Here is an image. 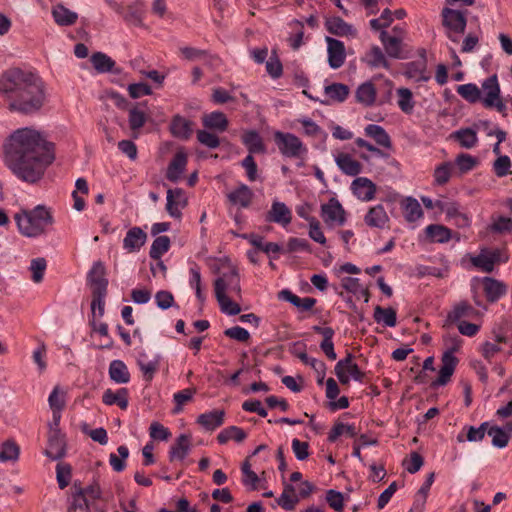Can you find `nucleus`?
I'll list each match as a JSON object with an SVG mask.
<instances>
[{
	"mask_svg": "<svg viewBox=\"0 0 512 512\" xmlns=\"http://www.w3.org/2000/svg\"><path fill=\"white\" fill-rule=\"evenodd\" d=\"M160 357L155 356L153 359H149L146 353H140L137 358V364L143 373V377L147 382H150L154 374L159 368Z\"/></svg>",
	"mask_w": 512,
	"mask_h": 512,
	"instance_id": "cd10ccee",
	"label": "nucleus"
},
{
	"mask_svg": "<svg viewBox=\"0 0 512 512\" xmlns=\"http://www.w3.org/2000/svg\"><path fill=\"white\" fill-rule=\"evenodd\" d=\"M0 92L11 111L30 115L38 112L45 102L44 84L36 74L12 68L0 77Z\"/></svg>",
	"mask_w": 512,
	"mask_h": 512,
	"instance_id": "f03ea898",
	"label": "nucleus"
},
{
	"mask_svg": "<svg viewBox=\"0 0 512 512\" xmlns=\"http://www.w3.org/2000/svg\"><path fill=\"white\" fill-rule=\"evenodd\" d=\"M241 471L243 474L242 483L244 486L248 487L250 490H256L260 479L258 475L251 470V465L248 461H245L242 464Z\"/></svg>",
	"mask_w": 512,
	"mask_h": 512,
	"instance_id": "052dcab7",
	"label": "nucleus"
},
{
	"mask_svg": "<svg viewBox=\"0 0 512 512\" xmlns=\"http://www.w3.org/2000/svg\"><path fill=\"white\" fill-rule=\"evenodd\" d=\"M203 125L208 129L223 132L228 127V120L224 113L220 111H214L203 117Z\"/></svg>",
	"mask_w": 512,
	"mask_h": 512,
	"instance_id": "58836bf2",
	"label": "nucleus"
},
{
	"mask_svg": "<svg viewBox=\"0 0 512 512\" xmlns=\"http://www.w3.org/2000/svg\"><path fill=\"white\" fill-rule=\"evenodd\" d=\"M452 137L466 149L475 147L478 142L477 132L471 128L459 129L453 132Z\"/></svg>",
	"mask_w": 512,
	"mask_h": 512,
	"instance_id": "ea45409f",
	"label": "nucleus"
},
{
	"mask_svg": "<svg viewBox=\"0 0 512 512\" xmlns=\"http://www.w3.org/2000/svg\"><path fill=\"white\" fill-rule=\"evenodd\" d=\"M373 318L377 323H381L387 327H394L397 323L396 311L391 307L383 308L376 306L374 308Z\"/></svg>",
	"mask_w": 512,
	"mask_h": 512,
	"instance_id": "79ce46f5",
	"label": "nucleus"
},
{
	"mask_svg": "<svg viewBox=\"0 0 512 512\" xmlns=\"http://www.w3.org/2000/svg\"><path fill=\"white\" fill-rule=\"evenodd\" d=\"M328 64L332 69L340 68L346 59L344 43L332 37H326Z\"/></svg>",
	"mask_w": 512,
	"mask_h": 512,
	"instance_id": "9b49d317",
	"label": "nucleus"
},
{
	"mask_svg": "<svg viewBox=\"0 0 512 512\" xmlns=\"http://www.w3.org/2000/svg\"><path fill=\"white\" fill-rule=\"evenodd\" d=\"M441 16L446 36L453 43L458 44L467 25L466 13L458 9L445 7L442 9Z\"/></svg>",
	"mask_w": 512,
	"mask_h": 512,
	"instance_id": "20e7f679",
	"label": "nucleus"
},
{
	"mask_svg": "<svg viewBox=\"0 0 512 512\" xmlns=\"http://www.w3.org/2000/svg\"><path fill=\"white\" fill-rule=\"evenodd\" d=\"M19 232L29 238H36L46 233L54 222L52 212L44 205L33 209H22L14 215Z\"/></svg>",
	"mask_w": 512,
	"mask_h": 512,
	"instance_id": "7ed1b4c3",
	"label": "nucleus"
},
{
	"mask_svg": "<svg viewBox=\"0 0 512 512\" xmlns=\"http://www.w3.org/2000/svg\"><path fill=\"white\" fill-rule=\"evenodd\" d=\"M215 297L219 303L220 309L223 313L233 316L241 312L240 305L232 300V296L216 293Z\"/></svg>",
	"mask_w": 512,
	"mask_h": 512,
	"instance_id": "8fccbe9b",
	"label": "nucleus"
},
{
	"mask_svg": "<svg viewBox=\"0 0 512 512\" xmlns=\"http://www.w3.org/2000/svg\"><path fill=\"white\" fill-rule=\"evenodd\" d=\"M118 454L111 453L109 456V463L114 471L121 472L125 469V460L129 456V450L125 445H121L117 449Z\"/></svg>",
	"mask_w": 512,
	"mask_h": 512,
	"instance_id": "13d9d810",
	"label": "nucleus"
},
{
	"mask_svg": "<svg viewBox=\"0 0 512 512\" xmlns=\"http://www.w3.org/2000/svg\"><path fill=\"white\" fill-rule=\"evenodd\" d=\"M105 267L101 262H95L88 273V282L92 287L93 292H107L108 281L104 277Z\"/></svg>",
	"mask_w": 512,
	"mask_h": 512,
	"instance_id": "aec40b11",
	"label": "nucleus"
},
{
	"mask_svg": "<svg viewBox=\"0 0 512 512\" xmlns=\"http://www.w3.org/2000/svg\"><path fill=\"white\" fill-rule=\"evenodd\" d=\"M66 453V444L63 435L58 430L51 431L45 455L52 460H59Z\"/></svg>",
	"mask_w": 512,
	"mask_h": 512,
	"instance_id": "2eb2a0df",
	"label": "nucleus"
},
{
	"mask_svg": "<svg viewBox=\"0 0 512 512\" xmlns=\"http://www.w3.org/2000/svg\"><path fill=\"white\" fill-rule=\"evenodd\" d=\"M403 209L405 219L408 222H415L423 216L421 205L415 198H406L403 204Z\"/></svg>",
	"mask_w": 512,
	"mask_h": 512,
	"instance_id": "49530a36",
	"label": "nucleus"
},
{
	"mask_svg": "<svg viewBox=\"0 0 512 512\" xmlns=\"http://www.w3.org/2000/svg\"><path fill=\"white\" fill-rule=\"evenodd\" d=\"M214 291L215 294L240 296L241 286L237 270L232 268L228 272L222 273L214 282Z\"/></svg>",
	"mask_w": 512,
	"mask_h": 512,
	"instance_id": "6e6552de",
	"label": "nucleus"
},
{
	"mask_svg": "<svg viewBox=\"0 0 512 512\" xmlns=\"http://www.w3.org/2000/svg\"><path fill=\"white\" fill-rule=\"evenodd\" d=\"M51 410H63L66 404V392L55 386L48 398Z\"/></svg>",
	"mask_w": 512,
	"mask_h": 512,
	"instance_id": "0e129e2a",
	"label": "nucleus"
},
{
	"mask_svg": "<svg viewBox=\"0 0 512 512\" xmlns=\"http://www.w3.org/2000/svg\"><path fill=\"white\" fill-rule=\"evenodd\" d=\"M454 351L455 348H450L443 353L441 358L442 365L439 370L438 378L434 381V385L444 386L450 381L458 363V359L454 356Z\"/></svg>",
	"mask_w": 512,
	"mask_h": 512,
	"instance_id": "9d476101",
	"label": "nucleus"
},
{
	"mask_svg": "<svg viewBox=\"0 0 512 512\" xmlns=\"http://www.w3.org/2000/svg\"><path fill=\"white\" fill-rule=\"evenodd\" d=\"M279 298L288 301L289 303L303 311H308L312 309L316 303V299L311 297L300 298L299 296L295 295L288 289L280 291Z\"/></svg>",
	"mask_w": 512,
	"mask_h": 512,
	"instance_id": "473e14b6",
	"label": "nucleus"
},
{
	"mask_svg": "<svg viewBox=\"0 0 512 512\" xmlns=\"http://www.w3.org/2000/svg\"><path fill=\"white\" fill-rule=\"evenodd\" d=\"M484 97L483 103L486 107H493L500 96V87L496 75H492L482 83Z\"/></svg>",
	"mask_w": 512,
	"mask_h": 512,
	"instance_id": "5701e85b",
	"label": "nucleus"
},
{
	"mask_svg": "<svg viewBox=\"0 0 512 512\" xmlns=\"http://www.w3.org/2000/svg\"><path fill=\"white\" fill-rule=\"evenodd\" d=\"M186 164H187L186 154L183 152L176 153L168 166L166 178L169 181L177 182L181 178V176L185 170Z\"/></svg>",
	"mask_w": 512,
	"mask_h": 512,
	"instance_id": "a878e982",
	"label": "nucleus"
},
{
	"mask_svg": "<svg viewBox=\"0 0 512 512\" xmlns=\"http://www.w3.org/2000/svg\"><path fill=\"white\" fill-rule=\"evenodd\" d=\"M365 134L371 137L375 142L384 148L391 147V139L385 129L377 124H369L364 129Z\"/></svg>",
	"mask_w": 512,
	"mask_h": 512,
	"instance_id": "4c0bfd02",
	"label": "nucleus"
},
{
	"mask_svg": "<svg viewBox=\"0 0 512 512\" xmlns=\"http://www.w3.org/2000/svg\"><path fill=\"white\" fill-rule=\"evenodd\" d=\"M326 28L331 34L338 36L354 35L355 30L339 17H332L326 21Z\"/></svg>",
	"mask_w": 512,
	"mask_h": 512,
	"instance_id": "a19ab883",
	"label": "nucleus"
},
{
	"mask_svg": "<svg viewBox=\"0 0 512 512\" xmlns=\"http://www.w3.org/2000/svg\"><path fill=\"white\" fill-rule=\"evenodd\" d=\"M46 266L47 264L44 258H35L31 261L29 269L32 272V280L35 283H40L43 280Z\"/></svg>",
	"mask_w": 512,
	"mask_h": 512,
	"instance_id": "774afa93",
	"label": "nucleus"
},
{
	"mask_svg": "<svg viewBox=\"0 0 512 512\" xmlns=\"http://www.w3.org/2000/svg\"><path fill=\"white\" fill-rule=\"evenodd\" d=\"M364 223L370 228L384 229L389 223V216L382 204L369 208L364 216Z\"/></svg>",
	"mask_w": 512,
	"mask_h": 512,
	"instance_id": "4468645a",
	"label": "nucleus"
},
{
	"mask_svg": "<svg viewBox=\"0 0 512 512\" xmlns=\"http://www.w3.org/2000/svg\"><path fill=\"white\" fill-rule=\"evenodd\" d=\"M334 160L341 172L348 176H356L362 171L361 163L348 153H337L334 155Z\"/></svg>",
	"mask_w": 512,
	"mask_h": 512,
	"instance_id": "a211bd4d",
	"label": "nucleus"
},
{
	"mask_svg": "<svg viewBox=\"0 0 512 512\" xmlns=\"http://www.w3.org/2000/svg\"><path fill=\"white\" fill-rule=\"evenodd\" d=\"M351 190L361 201H371L376 194V185L366 177H358L352 181Z\"/></svg>",
	"mask_w": 512,
	"mask_h": 512,
	"instance_id": "ddd939ff",
	"label": "nucleus"
},
{
	"mask_svg": "<svg viewBox=\"0 0 512 512\" xmlns=\"http://www.w3.org/2000/svg\"><path fill=\"white\" fill-rule=\"evenodd\" d=\"M189 274V285L192 289L195 290L197 300L203 304L206 300V295L202 290L200 267L196 264H193L189 269Z\"/></svg>",
	"mask_w": 512,
	"mask_h": 512,
	"instance_id": "37998d69",
	"label": "nucleus"
},
{
	"mask_svg": "<svg viewBox=\"0 0 512 512\" xmlns=\"http://www.w3.org/2000/svg\"><path fill=\"white\" fill-rule=\"evenodd\" d=\"M93 67L100 73L110 72L115 62L106 54L96 52L91 56Z\"/></svg>",
	"mask_w": 512,
	"mask_h": 512,
	"instance_id": "603ef678",
	"label": "nucleus"
},
{
	"mask_svg": "<svg viewBox=\"0 0 512 512\" xmlns=\"http://www.w3.org/2000/svg\"><path fill=\"white\" fill-rule=\"evenodd\" d=\"M482 283L484 293L490 302H496L507 292V286L500 280L484 277Z\"/></svg>",
	"mask_w": 512,
	"mask_h": 512,
	"instance_id": "4be33fe9",
	"label": "nucleus"
},
{
	"mask_svg": "<svg viewBox=\"0 0 512 512\" xmlns=\"http://www.w3.org/2000/svg\"><path fill=\"white\" fill-rule=\"evenodd\" d=\"M477 311L467 302L463 301L454 306L448 313V319L452 322L460 321L462 318H472Z\"/></svg>",
	"mask_w": 512,
	"mask_h": 512,
	"instance_id": "de8ad7c7",
	"label": "nucleus"
},
{
	"mask_svg": "<svg viewBox=\"0 0 512 512\" xmlns=\"http://www.w3.org/2000/svg\"><path fill=\"white\" fill-rule=\"evenodd\" d=\"M187 205V198L182 189H169L167 191L166 211L173 218H180L182 209Z\"/></svg>",
	"mask_w": 512,
	"mask_h": 512,
	"instance_id": "f8f14e48",
	"label": "nucleus"
},
{
	"mask_svg": "<svg viewBox=\"0 0 512 512\" xmlns=\"http://www.w3.org/2000/svg\"><path fill=\"white\" fill-rule=\"evenodd\" d=\"M426 234L432 242L446 243L451 239V231L442 225L431 224L427 226Z\"/></svg>",
	"mask_w": 512,
	"mask_h": 512,
	"instance_id": "09e8293b",
	"label": "nucleus"
},
{
	"mask_svg": "<svg viewBox=\"0 0 512 512\" xmlns=\"http://www.w3.org/2000/svg\"><path fill=\"white\" fill-rule=\"evenodd\" d=\"M380 41L384 47L386 54L395 59L402 57V43L403 40L394 36H390V33L386 30L380 32Z\"/></svg>",
	"mask_w": 512,
	"mask_h": 512,
	"instance_id": "393cba45",
	"label": "nucleus"
},
{
	"mask_svg": "<svg viewBox=\"0 0 512 512\" xmlns=\"http://www.w3.org/2000/svg\"><path fill=\"white\" fill-rule=\"evenodd\" d=\"M71 466L66 463H58L56 466V479L60 489H64L69 485L71 480Z\"/></svg>",
	"mask_w": 512,
	"mask_h": 512,
	"instance_id": "69168bd1",
	"label": "nucleus"
},
{
	"mask_svg": "<svg viewBox=\"0 0 512 512\" xmlns=\"http://www.w3.org/2000/svg\"><path fill=\"white\" fill-rule=\"evenodd\" d=\"M324 90L329 99L337 102H343L349 94V88L341 83L328 85Z\"/></svg>",
	"mask_w": 512,
	"mask_h": 512,
	"instance_id": "5fc2aeb1",
	"label": "nucleus"
},
{
	"mask_svg": "<svg viewBox=\"0 0 512 512\" xmlns=\"http://www.w3.org/2000/svg\"><path fill=\"white\" fill-rule=\"evenodd\" d=\"M303 126V132L310 137L326 138L327 134L322 128L308 117H303L297 120Z\"/></svg>",
	"mask_w": 512,
	"mask_h": 512,
	"instance_id": "680f3d73",
	"label": "nucleus"
},
{
	"mask_svg": "<svg viewBox=\"0 0 512 512\" xmlns=\"http://www.w3.org/2000/svg\"><path fill=\"white\" fill-rule=\"evenodd\" d=\"M453 169V165L450 162H444L437 166L434 171V180L438 185L446 184L450 177Z\"/></svg>",
	"mask_w": 512,
	"mask_h": 512,
	"instance_id": "338daca9",
	"label": "nucleus"
},
{
	"mask_svg": "<svg viewBox=\"0 0 512 512\" xmlns=\"http://www.w3.org/2000/svg\"><path fill=\"white\" fill-rule=\"evenodd\" d=\"M342 435H348L350 437L356 436V427L354 425L336 422L329 432L328 441L335 442L338 439V437Z\"/></svg>",
	"mask_w": 512,
	"mask_h": 512,
	"instance_id": "3c124183",
	"label": "nucleus"
},
{
	"mask_svg": "<svg viewBox=\"0 0 512 512\" xmlns=\"http://www.w3.org/2000/svg\"><path fill=\"white\" fill-rule=\"evenodd\" d=\"M275 144L283 157L303 159L308 149L299 137L292 133L274 132Z\"/></svg>",
	"mask_w": 512,
	"mask_h": 512,
	"instance_id": "39448f33",
	"label": "nucleus"
},
{
	"mask_svg": "<svg viewBox=\"0 0 512 512\" xmlns=\"http://www.w3.org/2000/svg\"><path fill=\"white\" fill-rule=\"evenodd\" d=\"M292 212L287 205L280 201H273L271 209L266 215V220L282 225L283 227L290 224Z\"/></svg>",
	"mask_w": 512,
	"mask_h": 512,
	"instance_id": "dca6fc26",
	"label": "nucleus"
},
{
	"mask_svg": "<svg viewBox=\"0 0 512 512\" xmlns=\"http://www.w3.org/2000/svg\"><path fill=\"white\" fill-rule=\"evenodd\" d=\"M253 196V191L246 184H240L228 194V199L235 205L247 208L251 204Z\"/></svg>",
	"mask_w": 512,
	"mask_h": 512,
	"instance_id": "c85d7f7f",
	"label": "nucleus"
},
{
	"mask_svg": "<svg viewBox=\"0 0 512 512\" xmlns=\"http://www.w3.org/2000/svg\"><path fill=\"white\" fill-rule=\"evenodd\" d=\"M363 61L371 68L389 69L390 67L385 54L378 46L371 47V49L365 54Z\"/></svg>",
	"mask_w": 512,
	"mask_h": 512,
	"instance_id": "f704fd0d",
	"label": "nucleus"
},
{
	"mask_svg": "<svg viewBox=\"0 0 512 512\" xmlns=\"http://www.w3.org/2000/svg\"><path fill=\"white\" fill-rule=\"evenodd\" d=\"M508 256L500 249H481L480 253L471 257V263L483 272L490 273L497 263L506 262Z\"/></svg>",
	"mask_w": 512,
	"mask_h": 512,
	"instance_id": "423d86ee",
	"label": "nucleus"
},
{
	"mask_svg": "<svg viewBox=\"0 0 512 512\" xmlns=\"http://www.w3.org/2000/svg\"><path fill=\"white\" fill-rule=\"evenodd\" d=\"M405 76L414 82H426L430 79L424 61H414L406 64Z\"/></svg>",
	"mask_w": 512,
	"mask_h": 512,
	"instance_id": "2f4dec72",
	"label": "nucleus"
},
{
	"mask_svg": "<svg viewBox=\"0 0 512 512\" xmlns=\"http://www.w3.org/2000/svg\"><path fill=\"white\" fill-rule=\"evenodd\" d=\"M191 450V436L187 434H181L175 440V443L170 447L169 460L183 461Z\"/></svg>",
	"mask_w": 512,
	"mask_h": 512,
	"instance_id": "6ab92c4d",
	"label": "nucleus"
},
{
	"mask_svg": "<svg viewBox=\"0 0 512 512\" xmlns=\"http://www.w3.org/2000/svg\"><path fill=\"white\" fill-rule=\"evenodd\" d=\"M457 93L470 103H475L481 99V90L476 84L460 85L457 87Z\"/></svg>",
	"mask_w": 512,
	"mask_h": 512,
	"instance_id": "6e6d98bb",
	"label": "nucleus"
},
{
	"mask_svg": "<svg viewBox=\"0 0 512 512\" xmlns=\"http://www.w3.org/2000/svg\"><path fill=\"white\" fill-rule=\"evenodd\" d=\"M247 437L246 432L238 426H229L223 429L217 436V440L220 444H225L230 440H234L238 443L245 440Z\"/></svg>",
	"mask_w": 512,
	"mask_h": 512,
	"instance_id": "c03bdc74",
	"label": "nucleus"
},
{
	"mask_svg": "<svg viewBox=\"0 0 512 512\" xmlns=\"http://www.w3.org/2000/svg\"><path fill=\"white\" fill-rule=\"evenodd\" d=\"M102 401L106 405H117L122 410L128 407V390L126 388H119L116 391L107 389L104 391Z\"/></svg>",
	"mask_w": 512,
	"mask_h": 512,
	"instance_id": "bb28decb",
	"label": "nucleus"
},
{
	"mask_svg": "<svg viewBox=\"0 0 512 512\" xmlns=\"http://www.w3.org/2000/svg\"><path fill=\"white\" fill-rule=\"evenodd\" d=\"M19 457V447L15 442L6 441L0 448V462H15Z\"/></svg>",
	"mask_w": 512,
	"mask_h": 512,
	"instance_id": "bf43d9fd",
	"label": "nucleus"
},
{
	"mask_svg": "<svg viewBox=\"0 0 512 512\" xmlns=\"http://www.w3.org/2000/svg\"><path fill=\"white\" fill-rule=\"evenodd\" d=\"M109 376L118 384H126L130 380V373L126 364L121 360H113L109 365Z\"/></svg>",
	"mask_w": 512,
	"mask_h": 512,
	"instance_id": "c9c22d12",
	"label": "nucleus"
},
{
	"mask_svg": "<svg viewBox=\"0 0 512 512\" xmlns=\"http://www.w3.org/2000/svg\"><path fill=\"white\" fill-rule=\"evenodd\" d=\"M321 217L329 227L342 226L346 222V213L336 198H331L321 206Z\"/></svg>",
	"mask_w": 512,
	"mask_h": 512,
	"instance_id": "1a4fd4ad",
	"label": "nucleus"
},
{
	"mask_svg": "<svg viewBox=\"0 0 512 512\" xmlns=\"http://www.w3.org/2000/svg\"><path fill=\"white\" fill-rule=\"evenodd\" d=\"M52 16L59 26H71L78 19L76 12L69 10L62 4H57L52 8Z\"/></svg>",
	"mask_w": 512,
	"mask_h": 512,
	"instance_id": "7c9ffc66",
	"label": "nucleus"
},
{
	"mask_svg": "<svg viewBox=\"0 0 512 512\" xmlns=\"http://www.w3.org/2000/svg\"><path fill=\"white\" fill-rule=\"evenodd\" d=\"M3 161L19 180L35 184L55 160L54 144L30 127L13 131L3 142Z\"/></svg>",
	"mask_w": 512,
	"mask_h": 512,
	"instance_id": "f257e3e1",
	"label": "nucleus"
},
{
	"mask_svg": "<svg viewBox=\"0 0 512 512\" xmlns=\"http://www.w3.org/2000/svg\"><path fill=\"white\" fill-rule=\"evenodd\" d=\"M353 358V355L348 353L344 359L339 360L335 365V374L341 384H348L351 379L362 382L364 378V373L360 371Z\"/></svg>",
	"mask_w": 512,
	"mask_h": 512,
	"instance_id": "0eeeda50",
	"label": "nucleus"
},
{
	"mask_svg": "<svg viewBox=\"0 0 512 512\" xmlns=\"http://www.w3.org/2000/svg\"><path fill=\"white\" fill-rule=\"evenodd\" d=\"M170 248V239L168 236L157 237L150 248L149 255L152 259L159 260Z\"/></svg>",
	"mask_w": 512,
	"mask_h": 512,
	"instance_id": "864d4df0",
	"label": "nucleus"
},
{
	"mask_svg": "<svg viewBox=\"0 0 512 512\" xmlns=\"http://www.w3.org/2000/svg\"><path fill=\"white\" fill-rule=\"evenodd\" d=\"M299 502V496L295 490V487L291 484H285L282 494L277 499V504L287 511L295 509Z\"/></svg>",
	"mask_w": 512,
	"mask_h": 512,
	"instance_id": "72a5a7b5",
	"label": "nucleus"
},
{
	"mask_svg": "<svg viewBox=\"0 0 512 512\" xmlns=\"http://www.w3.org/2000/svg\"><path fill=\"white\" fill-rule=\"evenodd\" d=\"M242 143L246 146L249 154H263L266 152V147L260 134L255 130L245 131L242 136Z\"/></svg>",
	"mask_w": 512,
	"mask_h": 512,
	"instance_id": "b1692460",
	"label": "nucleus"
},
{
	"mask_svg": "<svg viewBox=\"0 0 512 512\" xmlns=\"http://www.w3.org/2000/svg\"><path fill=\"white\" fill-rule=\"evenodd\" d=\"M223 410H212L198 416L197 422L206 430H215L224 422Z\"/></svg>",
	"mask_w": 512,
	"mask_h": 512,
	"instance_id": "c756f323",
	"label": "nucleus"
},
{
	"mask_svg": "<svg viewBox=\"0 0 512 512\" xmlns=\"http://www.w3.org/2000/svg\"><path fill=\"white\" fill-rule=\"evenodd\" d=\"M171 132L175 137L187 139L192 133L191 122L181 116H176L171 123Z\"/></svg>",
	"mask_w": 512,
	"mask_h": 512,
	"instance_id": "a18cd8bd",
	"label": "nucleus"
},
{
	"mask_svg": "<svg viewBox=\"0 0 512 512\" xmlns=\"http://www.w3.org/2000/svg\"><path fill=\"white\" fill-rule=\"evenodd\" d=\"M487 434L492 438L493 446L498 448L506 447L510 440L509 433H505V430L498 426H492Z\"/></svg>",
	"mask_w": 512,
	"mask_h": 512,
	"instance_id": "e2e57ef3",
	"label": "nucleus"
},
{
	"mask_svg": "<svg viewBox=\"0 0 512 512\" xmlns=\"http://www.w3.org/2000/svg\"><path fill=\"white\" fill-rule=\"evenodd\" d=\"M68 512H90L89 501L82 491L80 483L74 482L71 487V501Z\"/></svg>",
	"mask_w": 512,
	"mask_h": 512,
	"instance_id": "412c9836",
	"label": "nucleus"
},
{
	"mask_svg": "<svg viewBox=\"0 0 512 512\" xmlns=\"http://www.w3.org/2000/svg\"><path fill=\"white\" fill-rule=\"evenodd\" d=\"M356 100L364 106H371L376 100V89L372 82L362 83L356 90Z\"/></svg>",
	"mask_w": 512,
	"mask_h": 512,
	"instance_id": "e433bc0d",
	"label": "nucleus"
},
{
	"mask_svg": "<svg viewBox=\"0 0 512 512\" xmlns=\"http://www.w3.org/2000/svg\"><path fill=\"white\" fill-rule=\"evenodd\" d=\"M398 101L397 104L401 111L410 114L414 109L413 95L408 88L397 89Z\"/></svg>",
	"mask_w": 512,
	"mask_h": 512,
	"instance_id": "4d7b16f0",
	"label": "nucleus"
},
{
	"mask_svg": "<svg viewBox=\"0 0 512 512\" xmlns=\"http://www.w3.org/2000/svg\"><path fill=\"white\" fill-rule=\"evenodd\" d=\"M147 234L140 227L129 229L123 239V248L128 253L138 252L145 244Z\"/></svg>",
	"mask_w": 512,
	"mask_h": 512,
	"instance_id": "f3484780",
	"label": "nucleus"
}]
</instances>
